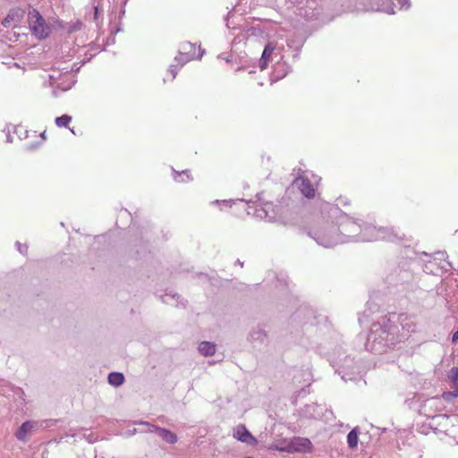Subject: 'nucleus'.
I'll return each instance as SVG.
<instances>
[{"label": "nucleus", "mask_w": 458, "mask_h": 458, "mask_svg": "<svg viewBox=\"0 0 458 458\" xmlns=\"http://www.w3.org/2000/svg\"><path fill=\"white\" fill-rule=\"evenodd\" d=\"M199 50L200 53L197 55L196 44L189 41L182 42L179 47V55L174 57V61L182 67L191 60L195 58L200 59L204 54V50H201L200 46H199Z\"/></svg>", "instance_id": "nucleus-6"}, {"label": "nucleus", "mask_w": 458, "mask_h": 458, "mask_svg": "<svg viewBox=\"0 0 458 458\" xmlns=\"http://www.w3.org/2000/svg\"><path fill=\"white\" fill-rule=\"evenodd\" d=\"M198 349H199V352L203 356H206V357L212 356L216 352V344L211 342L203 341L199 344Z\"/></svg>", "instance_id": "nucleus-19"}, {"label": "nucleus", "mask_w": 458, "mask_h": 458, "mask_svg": "<svg viewBox=\"0 0 458 458\" xmlns=\"http://www.w3.org/2000/svg\"><path fill=\"white\" fill-rule=\"evenodd\" d=\"M80 67L74 68L72 67H63L54 69L53 72L48 75V84L50 87L54 88L52 91V95L54 97H57L56 89H60L64 92L72 89V87L76 83L75 75L79 72Z\"/></svg>", "instance_id": "nucleus-3"}, {"label": "nucleus", "mask_w": 458, "mask_h": 458, "mask_svg": "<svg viewBox=\"0 0 458 458\" xmlns=\"http://www.w3.org/2000/svg\"><path fill=\"white\" fill-rule=\"evenodd\" d=\"M275 48H276V46L273 42H268L265 46L263 53L261 55V57L259 61V66L261 71L265 70L267 67L268 63L270 61V57H271Z\"/></svg>", "instance_id": "nucleus-17"}, {"label": "nucleus", "mask_w": 458, "mask_h": 458, "mask_svg": "<svg viewBox=\"0 0 458 458\" xmlns=\"http://www.w3.org/2000/svg\"><path fill=\"white\" fill-rule=\"evenodd\" d=\"M174 172L175 173L174 176V179L176 181V182H186L187 180H191L190 174H189V171L188 170H184L181 173H177L174 170Z\"/></svg>", "instance_id": "nucleus-25"}, {"label": "nucleus", "mask_w": 458, "mask_h": 458, "mask_svg": "<svg viewBox=\"0 0 458 458\" xmlns=\"http://www.w3.org/2000/svg\"><path fill=\"white\" fill-rule=\"evenodd\" d=\"M38 423L37 421L27 420L23 422L15 433V437L20 441L26 442L28 435L37 428Z\"/></svg>", "instance_id": "nucleus-15"}, {"label": "nucleus", "mask_w": 458, "mask_h": 458, "mask_svg": "<svg viewBox=\"0 0 458 458\" xmlns=\"http://www.w3.org/2000/svg\"><path fill=\"white\" fill-rule=\"evenodd\" d=\"M337 204L335 206L339 208V206H348L350 204V201L347 199V198L339 197L337 199Z\"/></svg>", "instance_id": "nucleus-28"}, {"label": "nucleus", "mask_w": 458, "mask_h": 458, "mask_svg": "<svg viewBox=\"0 0 458 458\" xmlns=\"http://www.w3.org/2000/svg\"><path fill=\"white\" fill-rule=\"evenodd\" d=\"M128 0H123V4L125 5Z\"/></svg>", "instance_id": "nucleus-40"}, {"label": "nucleus", "mask_w": 458, "mask_h": 458, "mask_svg": "<svg viewBox=\"0 0 458 458\" xmlns=\"http://www.w3.org/2000/svg\"><path fill=\"white\" fill-rule=\"evenodd\" d=\"M6 139H7L8 142H12L13 141L12 136L10 134H7Z\"/></svg>", "instance_id": "nucleus-36"}, {"label": "nucleus", "mask_w": 458, "mask_h": 458, "mask_svg": "<svg viewBox=\"0 0 458 458\" xmlns=\"http://www.w3.org/2000/svg\"><path fill=\"white\" fill-rule=\"evenodd\" d=\"M247 214L257 218L265 219L267 221H276L284 216V209L282 205H276L271 201L264 203H253L248 205Z\"/></svg>", "instance_id": "nucleus-4"}, {"label": "nucleus", "mask_w": 458, "mask_h": 458, "mask_svg": "<svg viewBox=\"0 0 458 458\" xmlns=\"http://www.w3.org/2000/svg\"><path fill=\"white\" fill-rule=\"evenodd\" d=\"M233 437L250 445H256L258 444L257 438L252 436L243 424H240L234 428Z\"/></svg>", "instance_id": "nucleus-11"}, {"label": "nucleus", "mask_w": 458, "mask_h": 458, "mask_svg": "<svg viewBox=\"0 0 458 458\" xmlns=\"http://www.w3.org/2000/svg\"><path fill=\"white\" fill-rule=\"evenodd\" d=\"M458 340V330L452 335V343H455Z\"/></svg>", "instance_id": "nucleus-33"}, {"label": "nucleus", "mask_w": 458, "mask_h": 458, "mask_svg": "<svg viewBox=\"0 0 458 458\" xmlns=\"http://www.w3.org/2000/svg\"><path fill=\"white\" fill-rule=\"evenodd\" d=\"M395 317V314L390 317L384 316L371 325L365 344L368 351L375 354H382L405 339V334H399L398 326L393 320Z\"/></svg>", "instance_id": "nucleus-2"}, {"label": "nucleus", "mask_w": 458, "mask_h": 458, "mask_svg": "<svg viewBox=\"0 0 458 458\" xmlns=\"http://www.w3.org/2000/svg\"><path fill=\"white\" fill-rule=\"evenodd\" d=\"M180 295L177 293H165L161 297L162 301L167 305L178 306L182 301Z\"/></svg>", "instance_id": "nucleus-22"}, {"label": "nucleus", "mask_w": 458, "mask_h": 458, "mask_svg": "<svg viewBox=\"0 0 458 458\" xmlns=\"http://www.w3.org/2000/svg\"><path fill=\"white\" fill-rule=\"evenodd\" d=\"M28 22L32 35L37 38L45 39L49 36L51 29L38 10L34 8L30 9Z\"/></svg>", "instance_id": "nucleus-5"}, {"label": "nucleus", "mask_w": 458, "mask_h": 458, "mask_svg": "<svg viewBox=\"0 0 458 458\" xmlns=\"http://www.w3.org/2000/svg\"><path fill=\"white\" fill-rule=\"evenodd\" d=\"M455 389L454 391H451L454 398L458 397V387H454Z\"/></svg>", "instance_id": "nucleus-34"}, {"label": "nucleus", "mask_w": 458, "mask_h": 458, "mask_svg": "<svg viewBox=\"0 0 458 458\" xmlns=\"http://www.w3.org/2000/svg\"><path fill=\"white\" fill-rule=\"evenodd\" d=\"M293 183L298 187L303 196L309 199L314 197L315 190L309 179L299 177L294 180Z\"/></svg>", "instance_id": "nucleus-14"}, {"label": "nucleus", "mask_w": 458, "mask_h": 458, "mask_svg": "<svg viewBox=\"0 0 458 458\" xmlns=\"http://www.w3.org/2000/svg\"><path fill=\"white\" fill-rule=\"evenodd\" d=\"M229 201H230V200H226V199H224V200H223V202H225H225H229Z\"/></svg>", "instance_id": "nucleus-41"}, {"label": "nucleus", "mask_w": 458, "mask_h": 458, "mask_svg": "<svg viewBox=\"0 0 458 458\" xmlns=\"http://www.w3.org/2000/svg\"><path fill=\"white\" fill-rule=\"evenodd\" d=\"M104 10L100 6L99 3L92 4V7L89 12L85 13V19L89 21H94L98 26L99 20L102 21Z\"/></svg>", "instance_id": "nucleus-16"}, {"label": "nucleus", "mask_w": 458, "mask_h": 458, "mask_svg": "<svg viewBox=\"0 0 458 458\" xmlns=\"http://www.w3.org/2000/svg\"><path fill=\"white\" fill-rule=\"evenodd\" d=\"M280 450L288 453H310L312 450V444L309 438L306 437H293L286 446Z\"/></svg>", "instance_id": "nucleus-8"}, {"label": "nucleus", "mask_w": 458, "mask_h": 458, "mask_svg": "<svg viewBox=\"0 0 458 458\" xmlns=\"http://www.w3.org/2000/svg\"><path fill=\"white\" fill-rule=\"evenodd\" d=\"M359 428H352L347 435V444L348 447L352 450L356 449L358 446V441H359Z\"/></svg>", "instance_id": "nucleus-21"}, {"label": "nucleus", "mask_w": 458, "mask_h": 458, "mask_svg": "<svg viewBox=\"0 0 458 458\" xmlns=\"http://www.w3.org/2000/svg\"><path fill=\"white\" fill-rule=\"evenodd\" d=\"M43 139H45V131L41 133L40 135Z\"/></svg>", "instance_id": "nucleus-39"}, {"label": "nucleus", "mask_w": 458, "mask_h": 458, "mask_svg": "<svg viewBox=\"0 0 458 458\" xmlns=\"http://www.w3.org/2000/svg\"><path fill=\"white\" fill-rule=\"evenodd\" d=\"M107 380L111 386L118 387L124 383L125 377L121 372H110L108 374Z\"/></svg>", "instance_id": "nucleus-20"}, {"label": "nucleus", "mask_w": 458, "mask_h": 458, "mask_svg": "<svg viewBox=\"0 0 458 458\" xmlns=\"http://www.w3.org/2000/svg\"><path fill=\"white\" fill-rule=\"evenodd\" d=\"M138 425H143L148 427V432H155L165 442L168 444H175L178 441L177 436L172 432L171 430L164 428H160L158 426L150 424L148 421H138L136 422Z\"/></svg>", "instance_id": "nucleus-10"}, {"label": "nucleus", "mask_w": 458, "mask_h": 458, "mask_svg": "<svg viewBox=\"0 0 458 458\" xmlns=\"http://www.w3.org/2000/svg\"><path fill=\"white\" fill-rule=\"evenodd\" d=\"M436 256L433 259L427 261V263L423 267V271L427 274H432L436 276H442L444 272H447L453 268V266L450 262L444 260V263L437 264V260H442L445 259V254L443 252H437Z\"/></svg>", "instance_id": "nucleus-7"}, {"label": "nucleus", "mask_w": 458, "mask_h": 458, "mask_svg": "<svg viewBox=\"0 0 458 458\" xmlns=\"http://www.w3.org/2000/svg\"><path fill=\"white\" fill-rule=\"evenodd\" d=\"M101 0H92V4H98L99 3L100 4Z\"/></svg>", "instance_id": "nucleus-37"}, {"label": "nucleus", "mask_w": 458, "mask_h": 458, "mask_svg": "<svg viewBox=\"0 0 458 458\" xmlns=\"http://www.w3.org/2000/svg\"><path fill=\"white\" fill-rule=\"evenodd\" d=\"M449 380L454 384V387H458V368L453 367L447 375Z\"/></svg>", "instance_id": "nucleus-24"}, {"label": "nucleus", "mask_w": 458, "mask_h": 458, "mask_svg": "<svg viewBox=\"0 0 458 458\" xmlns=\"http://www.w3.org/2000/svg\"><path fill=\"white\" fill-rule=\"evenodd\" d=\"M16 245L18 247V250L21 253V254H26L27 253V250H28V246L27 245H22L21 243H20L19 242H16Z\"/></svg>", "instance_id": "nucleus-31"}, {"label": "nucleus", "mask_w": 458, "mask_h": 458, "mask_svg": "<svg viewBox=\"0 0 458 458\" xmlns=\"http://www.w3.org/2000/svg\"><path fill=\"white\" fill-rule=\"evenodd\" d=\"M13 21H14V13H9L7 14V16L3 20L2 24L4 27L9 28L12 26L11 22Z\"/></svg>", "instance_id": "nucleus-27"}, {"label": "nucleus", "mask_w": 458, "mask_h": 458, "mask_svg": "<svg viewBox=\"0 0 458 458\" xmlns=\"http://www.w3.org/2000/svg\"><path fill=\"white\" fill-rule=\"evenodd\" d=\"M442 397L445 401L446 402H451L454 396L453 395V394L451 393V391L449 392H445L443 394H442Z\"/></svg>", "instance_id": "nucleus-30"}, {"label": "nucleus", "mask_w": 458, "mask_h": 458, "mask_svg": "<svg viewBox=\"0 0 458 458\" xmlns=\"http://www.w3.org/2000/svg\"><path fill=\"white\" fill-rule=\"evenodd\" d=\"M335 372L341 375L344 381L352 380L358 373V367L355 365L354 360L350 357H345L340 366L335 369Z\"/></svg>", "instance_id": "nucleus-9"}, {"label": "nucleus", "mask_w": 458, "mask_h": 458, "mask_svg": "<svg viewBox=\"0 0 458 458\" xmlns=\"http://www.w3.org/2000/svg\"><path fill=\"white\" fill-rule=\"evenodd\" d=\"M395 324L398 327H402V331L399 330V334H405V339L409 336L410 333L414 332L416 328L415 323L406 314L398 315L397 323Z\"/></svg>", "instance_id": "nucleus-13"}, {"label": "nucleus", "mask_w": 458, "mask_h": 458, "mask_svg": "<svg viewBox=\"0 0 458 458\" xmlns=\"http://www.w3.org/2000/svg\"><path fill=\"white\" fill-rule=\"evenodd\" d=\"M237 263H238V265H241V267H242V266H243V263H242V262H241L239 259L237 260Z\"/></svg>", "instance_id": "nucleus-38"}, {"label": "nucleus", "mask_w": 458, "mask_h": 458, "mask_svg": "<svg viewBox=\"0 0 458 458\" xmlns=\"http://www.w3.org/2000/svg\"><path fill=\"white\" fill-rule=\"evenodd\" d=\"M328 217L331 221H321L311 227L308 235L324 248H334L349 242H371L386 240L400 242L404 234L388 227L368 225L364 228L336 207H330Z\"/></svg>", "instance_id": "nucleus-1"}, {"label": "nucleus", "mask_w": 458, "mask_h": 458, "mask_svg": "<svg viewBox=\"0 0 458 458\" xmlns=\"http://www.w3.org/2000/svg\"><path fill=\"white\" fill-rule=\"evenodd\" d=\"M267 334L261 327L253 329L249 334V341L255 344H263L267 340Z\"/></svg>", "instance_id": "nucleus-18"}, {"label": "nucleus", "mask_w": 458, "mask_h": 458, "mask_svg": "<svg viewBox=\"0 0 458 458\" xmlns=\"http://www.w3.org/2000/svg\"><path fill=\"white\" fill-rule=\"evenodd\" d=\"M120 30V29H116L115 31H112L111 35H109L106 38V45H113L115 42V38L114 33H116Z\"/></svg>", "instance_id": "nucleus-29"}, {"label": "nucleus", "mask_w": 458, "mask_h": 458, "mask_svg": "<svg viewBox=\"0 0 458 458\" xmlns=\"http://www.w3.org/2000/svg\"><path fill=\"white\" fill-rule=\"evenodd\" d=\"M138 432V429L137 428H132L131 430H129V435L130 436H132V435H135L136 433Z\"/></svg>", "instance_id": "nucleus-35"}, {"label": "nucleus", "mask_w": 458, "mask_h": 458, "mask_svg": "<svg viewBox=\"0 0 458 458\" xmlns=\"http://www.w3.org/2000/svg\"><path fill=\"white\" fill-rule=\"evenodd\" d=\"M82 27V22L80 21H76L74 22L70 23L67 30L69 33L80 30Z\"/></svg>", "instance_id": "nucleus-26"}, {"label": "nucleus", "mask_w": 458, "mask_h": 458, "mask_svg": "<svg viewBox=\"0 0 458 458\" xmlns=\"http://www.w3.org/2000/svg\"><path fill=\"white\" fill-rule=\"evenodd\" d=\"M169 72L172 74V79L174 80L177 74V69L174 64L170 65Z\"/></svg>", "instance_id": "nucleus-32"}, {"label": "nucleus", "mask_w": 458, "mask_h": 458, "mask_svg": "<svg viewBox=\"0 0 458 458\" xmlns=\"http://www.w3.org/2000/svg\"><path fill=\"white\" fill-rule=\"evenodd\" d=\"M414 264V262L407 259L400 262L398 268L399 272L397 273L399 282L405 284L411 282L413 279V268L411 267Z\"/></svg>", "instance_id": "nucleus-12"}, {"label": "nucleus", "mask_w": 458, "mask_h": 458, "mask_svg": "<svg viewBox=\"0 0 458 458\" xmlns=\"http://www.w3.org/2000/svg\"><path fill=\"white\" fill-rule=\"evenodd\" d=\"M244 458H254V457H252V456H246V457H244Z\"/></svg>", "instance_id": "nucleus-42"}, {"label": "nucleus", "mask_w": 458, "mask_h": 458, "mask_svg": "<svg viewBox=\"0 0 458 458\" xmlns=\"http://www.w3.org/2000/svg\"><path fill=\"white\" fill-rule=\"evenodd\" d=\"M72 121V116L69 115V114H63L61 116H58L55 118V123L56 124V126L58 127H68L69 123H71Z\"/></svg>", "instance_id": "nucleus-23"}]
</instances>
